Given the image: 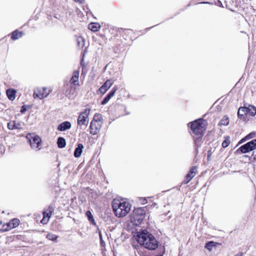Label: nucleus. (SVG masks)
I'll use <instances>...</instances> for the list:
<instances>
[{
	"label": "nucleus",
	"instance_id": "1",
	"mask_svg": "<svg viewBox=\"0 0 256 256\" xmlns=\"http://www.w3.org/2000/svg\"><path fill=\"white\" fill-rule=\"evenodd\" d=\"M138 242L145 248L154 250L158 248V242L154 236L146 230H142L137 234Z\"/></svg>",
	"mask_w": 256,
	"mask_h": 256
},
{
	"label": "nucleus",
	"instance_id": "2",
	"mask_svg": "<svg viewBox=\"0 0 256 256\" xmlns=\"http://www.w3.org/2000/svg\"><path fill=\"white\" fill-rule=\"evenodd\" d=\"M112 208L114 214L118 218H122L129 212L131 204L124 200L114 199L112 202Z\"/></svg>",
	"mask_w": 256,
	"mask_h": 256
},
{
	"label": "nucleus",
	"instance_id": "3",
	"mask_svg": "<svg viewBox=\"0 0 256 256\" xmlns=\"http://www.w3.org/2000/svg\"><path fill=\"white\" fill-rule=\"evenodd\" d=\"M190 125L191 130L194 134V139L195 144L198 146L200 145L201 138L204 135V132L205 128L203 126V120L198 119L188 124V126Z\"/></svg>",
	"mask_w": 256,
	"mask_h": 256
},
{
	"label": "nucleus",
	"instance_id": "4",
	"mask_svg": "<svg viewBox=\"0 0 256 256\" xmlns=\"http://www.w3.org/2000/svg\"><path fill=\"white\" fill-rule=\"evenodd\" d=\"M146 214V210L143 208H139L134 211L132 219L135 224L138 225L142 222Z\"/></svg>",
	"mask_w": 256,
	"mask_h": 256
},
{
	"label": "nucleus",
	"instance_id": "5",
	"mask_svg": "<svg viewBox=\"0 0 256 256\" xmlns=\"http://www.w3.org/2000/svg\"><path fill=\"white\" fill-rule=\"evenodd\" d=\"M30 144L31 147L36 150H38L41 148V138L37 135L34 134H29L26 136Z\"/></svg>",
	"mask_w": 256,
	"mask_h": 256
},
{
	"label": "nucleus",
	"instance_id": "6",
	"mask_svg": "<svg viewBox=\"0 0 256 256\" xmlns=\"http://www.w3.org/2000/svg\"><path fill=\"white\" fill-rule=\"evenodd\" d=\"M255 149H256V139L252 140L242 145L238 148V150H240L242 153L246 154Z\"/></svg>",
	"mask_w": 256,
	"mask_h": 256
},
{
	"label": "nucleus",
	"instance_id": "7",
	"mask_svg": "<svg viewBox=\"0 0 256 256\" xmlns=\"http://www.w3.org/2000/svg\"><path fill=\"white\" fill-rule=\"evenodd\" d=\"M90 112L89 110H85L82 112L78 118V125H86L88 123V116Z\"/></svg>",
	"mask_w": 256,
	"mask_h": 256
},
{
	"label": "nucleus",
	"instance_id": "8",
	"mask_svg": "<svg viewBox=\"0 0 256 256\" xmlns=\"http://www.w3.org/2000/svg\"><path fill=\"white\" fill-rule=\"evenodd\" d=\"M46 88H43L42 90L40 88H37L34 91V98H39L42 99L46 97L48 94L49 92H46Z\"/></svg>",
	"mask_w": 256,
	"mask_h": 256
},
{
	"label": "nucleus",
	"instance_id": "9",
	"mask_svg": "<svg viewBox=\"0 0 256 256\" xmlns=\"http://www.w3.org/2000/svg\"><path fill=\"white\" fill-rule=\"evenodd\" d=\"M79 74L80 72L78 70H76L74 72L70 80V83L71 84H74L76 86H78L80 85L78 82Z\"/></svg>",
	"mask_w": 256,
	"mask_h": 256
},
{
	"label": "nucleus",
	"instance_id": "10",
	"mask_svg": "<svg viewBox=\"0 0 256 256\" xmlns=\"http://www.w3.org/2000/svg\"><path fill=\"white\" fill-rule=\"evenodd\" d=\"M71 128V124L70 122L68 121H66L62 124H60V125H58V130L60 131H64L70 129Z\"/></svg>",
	"mask_w": 256,
	"mask_h": 256
},
{
	"label": "nucleus",
	"instance_id": "11",
	"mask_svg": "<svg viewBox=\"0 0 256 256\" xmlns=\"http://www.w3.org/2000/svg\"><path fill=\"white\" fill-rule=\"evenodd\" d=\"M246 115H247L246 106L240 108L238 112V117L240 119L244 120Z\"/></svg>",
	"mask_w": 256,
	"mask_h": 256
},
{
	"label": "nucleus",
	"instance_id": "12",
	"mask_svg": "<svg viewBox=\"0 0 256 256\" xmlns=\"http://www.w3.org/2000/svg\"><path fill=\"white\" fill-rule=\"evenodd\" d=\"M83 148L84 146L82 144H78V146L76 148L74 154L75 158H79L81 156Z\"/></svg>",
	"mask_w": 256,
	"mask_h": 256
},
{
	"label": "nucleus",
	"instance_id": "13",
	"mask_svg": "<svg viewBox=\"0 0 256 256\" xmlns=\"http://www.w3.org/2000/svg\"><path fill=\"white\" fill-rule=\"evenodd\" d=\"M246 114L251 116H254L256 114V108L252 105H248L246 106Z\"/></svg>",
	"mask_w": 256,
	"mask_h": 256
},
{
	"label": "nucleus",
	"instance_id": "14",
	"mask_svg": "<svg viewBox=\"0 0 256 256\" xmlns=\"http://www.w3.org/2000/svg\"><path fill=\"white\" fill-rule=\"evenodd\" d=\"M96 116V114L94 115V119L90 123V134L94 135L96 134V120H95V118Z\"/></svg>",
	"mask_w": 256,
	"mask_h": 256
},
{
	"label": "nucleus",
	"instance_id": "15",
	"mask_svg": "<svg viewBox=\"0 0 256 256\" xmlns=\"http://www.w3.org/2000/svg\"><path fill=\"white\" fill-rule=\"evenodd\" d=\"M16 94V91L14 90L8 89L6 90L7 96L8 98L11 100H13L15 99Z\"/></svg>",
	"mask_w": 256,
	"mask_h": 256
},
{
	"label": "nucleus",
	"instance_id": "16",
	"mask_svg": "<svg viewBox=\"0 0 256 256\" xmlns=\"http://www.w3.org/2000/svg\"><path fill=\"white\" fill-rule=\"evenodd\" d=\"M44 218L42 220H41V222L43 224H47L51 216V212H43Z\"/></svg>",
	"mask_w": 256,
	"mask_h": 256
},
{
	"label": "nucleus",
	"instance_id": "17",
	"mask_svg": "<svg viewBox=\"0 0 256 256\" xmlns=\"http://www.w3.org/2000/svg\"><path fill=\"white\" fill-rule=\"evenodd\" d=\"M77 45L80 48H82L84 46V39L81 36H76Z\"/></svg>",
	"mask_w": 256,
	"mask_h": 256
},
{
	"label": "nucleus",
	"instance_id": "18",
	"mask_svg": "<svg viewBox=\"0 0 256 256\" xmlns=\"http://www.w3.org/2000/svg\"><path fill=\"white\" fill-rule=\"evenodd\" d=\"M57 144L58 146L60 148H64L66 145L65 139L62 137L58 138L57 141Z\"/></svg>",
	"mask_w": 256,
	"mask_h": 256
},
{
	"label": "nucleus",
	"instance_id": "19",
	"mask_svg": "<svg viewBox=\"0 0 256 256\" xmlns=\"http://www.w3.org/2000/svg\"><path fill=\"white\" fill-rule=\"evenodd\" d=\"M22 36V32H18L17 30H14L12 32L11 38L13 40H16Z\"/></svg>",
	"mask_w": 256,
	"mask_h": 256
},
{
	"label": "nucleus",
	"instance_id": "20",
	"mask_svg": "<svg viewBox=\"0 0 256 256\" xmlns=\"http://www.w3.org/2000/svg\"><path fill=\"white\" fill-rule=\"evenodd\" d=\"M19 220L17 218H14L10 221L8 223L11 226L12 229L18 226L19 224Z\"/></svg>",
	"mask_w": 256,
	"mask_h": 256
},
{
	"label": "nucleus",
	"instance_id": "21",
	"mask_svg": "<svg viewBox=\"0 0 256 256\" xmlns=\"http://www.w3.org/2000/svg\"><path fill=\"white\" fill-rule=\"evenodd\" d=\"M229 124V118L227 116H224L219 122L220 126H228Z\"/></svg>",
	"mask_w": 256,
	"mask_h": 256
},
{
	"label": "nucleus",
	"instance_id": "22",
	"mask_svg": "<svg viewBox=\"0 0 256 256\" xmlns=\"http://www.w3.org/2000/svg\"><path fill=\"white\" fill-rule=\"evenodd\" d=\"M86 216L90 222H92L94 225L96 224L93 216L90 210H88L86 212Z\"/></svg>",
	"mask_w": 256,
	"mask_h": 256
},
{
	"label": "nucleus",
	"instance_id": "23",
	"mask_svg": "<svg viewBox=\"0 0 256 256\" xmlns=\"http://www.w3.org/2000/svg\"><path fill=\"white\" fill-rule=\"evenodd\" d=\"M216 242L213 241H210L206 244L204 248L209 250H211L213 247L216 246Z\"/></svg>",
	"mask_w": 256,
	"mask_h": 256
},
{
	"label": "nucleus",
	"instance_id": "24",
	"mask_svg": "<svg viewBox=\"0 0 256 256\" xmlns=\"http://www.w3.org/2000/svg\"><path fill=\"white\" fill-rule=\"evenodd\" d=\"M117 90V88L116 86H114L112 89V90L108 94L106 97L108 100H110L114 95V94L116 92Z\"/></svg>",
	"mask_w": 256,
	"mask_h": 256
},
{
	"label": "nucleus",
	"instance_id": "25",
	"mask_svg": "<svg viewBox=\"0 0 256 256\" xmlns=\"http://www.w3.org/2000/svg\"><path fill=\"white\" fill-rule=\"evenodd\" d=\"M117 90V88L116 86H114L112 89V90L108 94L106 97L108 100H110L114 95V94L116 92Z\"/></svg>",
	"mask_w": 256,
	"mask_h": 256
},
{
	"label": "nucleus",
	"instance_id": "26",
	"mask_svg": "<svg viewBox=\"0 0 256 256\" xmlns=\"http://www.w3.org/2000/svg\"><path fill=\"white\" fill-rule=\"evenodd\" d=\"M256 136V133L254 132H250L244 138L242 139L240 143L242 142L244 140H250L251 138H254Z\"/></svg>",
	"mask_w": 256,
	"mask_h": 256
},
{
	"label": "nucleus",
	"instance_id": "27",
	"mask_svg": "<svg viewBox=\"0 0 256 256\" xmlns=\"http://www.w3.org/2000/svg\"><path fill=\"white\" fill-rule=\"evenodd\" d=\"M88 29L92 32H96V23L95 22H91L88 26Z\"/></svg>",
	"mask_w": 256,
	"mask_h": 256
},
{
	"label": "nucleus",
	"instance_id": "28",
	"mask_svg": "<svg viewBox=\"0 0 256 256\" xmlns=\"http://www.w3.org/2000/svg\"><path fill=\"white\" fill-rule=\"evenodd\" d=\"M0 228L1 231L2 232H6L12 229L11 226L8 222L5 224L4 226V227H0Z\"/></svg>",
	"mask_w": 256,
	"mask_h": 256
},
{
	"label": "nucleus",
	"instance_id": "29",
	"mask_svg": "<svg viewBox=\"0 0 256 256\" xmlns=\"http://www.w3.org/2000/svg\"><path fill=\"white\" fill-rule=\"evenodd\" d=\"M46 238L51 240H55L57 239L58 236L52 234H48Z\"/></svg>",
	"mask_w": 256,
	"mask_h": 256
},
{
	"label": "nucleus",
	"instance_id": "30",
	"mask_svg": "<svg viewBox=\"0 0 256 256\" xmlns=\"http://www.w3.org/2000/svg\"><path fill=\"white\" fill-rule=\"evenodd\" d=\"M230 144V138L228 137L226 138V140L223 141L222 143V146L224 148H226L228 146L229 144Z\"/></svg>",
	"mask_w": 256,
	"mask_h": 256
},
{
	"label": "nucleus",
	"instance_id": "31",
	"mask_svg": "<svg viewBox=\"0 0 256 256\" xmlns=\"http://www.w3.org/2000/svg\"><path fill=\"white\" fill-rule=\"evenodd\" d=\"M8 129L12 130L16 128V122L14 121L10 122L8 124Z\"/></svg>",
	"mask_w": 256,
	"mask_h": 256
},
{
	"label": "nucleus",
	"instance_id": "32",
	"mask_svg": "<svg viewBox=\"0 0 256 256\" xmlns=\"http://www.w3.org/2000/svg\"><path fill=\"white\" fill-rule=\"evenodd\" d=\"M112 84V82L110 80H108L102 86H104V88H106V90H108L109 89V88L111 86Z\"/></svg>",
	"mask_w": 256,
	"mask_h": 256
},
{
	"label": "nucleus",
	"instance_id": "33",
	"mask_svg": "<svg viewBox=\"0 0 256 256\" xmlns=\"http://www.w3.org/2000/svg\"><path fill=\"white\" fill-rule=\"evenodd\" d=\"M197 172V167L196 166H192L189 172L195 176Z\"/></svg>",
	"mask_w": 256,
	"mask_h": 256
},
{
	"label": "nucleus",
	"instance_id": "34",
	"mask_svg": "<svg viewBox=\"0 0 256 256\" xmlns=\"http://www.w3.org/2000/svg\"><path fill=\"white\" fill-rule=\"evenodd\" d=\"M98 91L104 94L106 91H107V90H106V88H104V86H102L99 89H98Z\"/></svg>",
	"mask_w": 256,
	"mask_h": 256
},
{
	"label": "nucleus",
	"instance_id": "35",
	"mask_svg": "<svg viewBox=\"0 0 256 256\" xmlns=\"http://www.w3.org/2000/svg\"><path fill=\"white\" fill-rule=\"evenodd\" d=\"M99 236H100V240L101 246H105V242L102 240V234H101L100 232H99Z\"/></svg>",
	"mask_w": 256,
	"mask_h": 256
},
{
	"label": "nucleus",
	"instance_id": "36",
	"mask_svg": "<svg viewBox=\"0 0 256 256\" xmlns=\"http://www.w3.org/2000/svg\"><path fill=\"white\" fill-rule=\"evenodd\" d=\"M190 180H189V178H188L186 176V178L183 181V183L184 184H187L188 182H190Z\"/></svg>",
	"mask_w": 256,
	"mask_h": 256
},
{
	"label": "nucleus",
	"instance_id": "37",
	"mask_svg": "<svg viewBox=\"0 0 256 256\" xmlns=\"http://www.w3.org/2000/svg\"><path fill=\"white\" fill-rule=\"evenodd\" d=\"M27 109L26 107L25 106H22V108H21V110H20V112L22 114L24 113L26 111Z\"/></svg>",
	"mask_w": 256,
	"mask_h": 256
},
{
	"label": "nucleus",
	"instance_id": "38",
	"mask_svg": "<svg viewBox=\"0 0 256 256\" xmlns=\"http://www.w3.org/2000/svg\"><path fill=\"white\" fill-rule=\"evenodd\" d=\"M188 178H189V180H192L194 176L191 174L190 173L188 172L186 176Z\"/></svg>",
	"mask_w": 256,
	"mask_h": 256
},
{
	"label": "nucleus",
	"instance_id": "39",
	"mask_svg": "<svg viewBox=\"0 0 256 256\" xmlns=\"http://www.w3.org/2000/svg\"><path fill=\"white\" fill-rule=\"evenodd\" d=\"M108 101H109V100H108L106 99V98H105L104 99V100L102 101V105H104V104H106V103H108Z\"/></svg>",
	"mask_w": 256,
	"mask_h": 256
},
{
	"label": "nucleus",
	"instance_id": "40",
	"mask_svg": "<svg viewBox=\"0 0 256 256\" xmlns=\"http://www.w3.org/2000/svg\"><path fill=\"white\" fill-rule=\"evenodd\" d=\"M21 125L20 123L16 124V128L15 129H20L21 128Z\"/></svg>",
	"mask_w": 256,
	"mask_h": 256
},
{
	"label": "nucleus",
	"instance_id": "41",
	"mask_svg": "<svg viewBox=\"0 0 256 256\" xmlns=\"http://www.w3.org/2000/svg\"><path fill=\"white\" fill-rule=\"evenodd\" d=\"M96 117H97V122H98V120H100V118H101L102 116L100 115L97 114Z\"/></svg>",
	"mask_w": 256,
	"mask_h": 256
},
{
	"label": "nucleus",
	"instance_id": "42",
	"mask_svg": "<svg viewBox=\"0 0 256 256\" xmlns=\"http://www.w3.org/2000/svg\"><path fill=\"white\" fill-rule=\"evenodd\" d=\"M243 253L242 252H238L234 256H242Z\"/></svg>",
	"mask_w": 256,
	"mask_h": 256
},
{
	"label": "nucleus",
	"instance_id": "43",
	"mask_svg": "<svg viewBox=\"0 0 256 256\" xmlns=\"http://www.w3.org/2000/svg\"><path fill=\"white\" fill-rule=\"evenodd\" d=\"M100 28V26L98 23H97V30H96L97 32L98 31Z\"/></svg>",
	"mask_w": 256,
	"mask_h": 256
},
{
	"label": "nucleus",
	"instance_id": "44",
	"mask_svg": "<svg viewBox=\"0 0 256 256\" xmlns=\"http://www.w3.org/2000/svg\"><path fill=\"white\" fill-rule=\"evenodd\" d=\"M84 0H74L75 2H78L79 3H82Z\"/></svg>",
	"mask_w": 256,
	"mask_h": 256
},
{
	"label": "nucleus",
	"instance_id": "45",
	"mask_svg": "<svg viewBox=\"0 0 256 256\" xmlns=\"http://www.w3.org/2000/svg\"><path fill=\"white\" fill-rule=\"evenodd\" d=\"M164 247L163 246L162 248V254H160V256H162L163 255V254H164Z\"/></svg>",
	"mask_w": 256,
	"mask_h": 256
},
{
	"label": "nucleus",
	"instance_id": "46",
	"mask_svg": "<svg viewBox=\"0 0 256 256\" xmlns=\"http://www.w3.org/2000/svg\"><path fill=\"white\" fill-rule=\"evenodd\" d=\"M100 36H101L102 38L104 37V36L102 34L100 35Z\"/></svg>",
	"mask_w": 256,
	"mask_h": 256
}]
</instances>
